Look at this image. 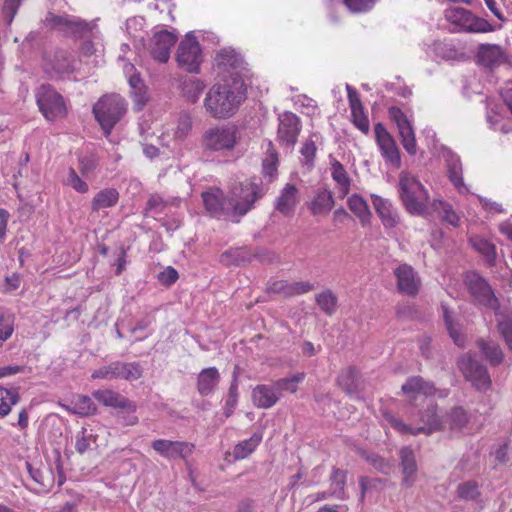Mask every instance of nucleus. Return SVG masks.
I'll use <instances>...</instances> for the list:
<instances>
[{
	"label": "nucleus",
	"mask_w": 512,
	"mask_h": 512,
	"mask_svg": "<svg viewBox=\"0 0 512 512\" xmlns=\"http://www.w3.org/2000/svg\"><path fill=\"white\" fill-rule=\"evenodd\" d=\"M119 200V193L114 188H106L99 191L91 202V209L93 211H100L102 209L113 207Z\"/></svg>",
	"instance_id": "473e14b6"
},
{
	"label": "nucleus",
	"mask_w": 512,
	"mask_h": 512,
	"mask_svg": "<svg viewBox=\"0 0 512 512\" xmlns=\"http://www.w3.org/2000/svg\"><path fill=\"white\" fill-rule=\"evenodd\" d=\"M443 308V317L446 324V328L450 334V337L453 339L454 343L458 346H462L464 343V338L460 333L459 326L453 321L450 312L445 306Z\"/></svg>",
	"instance_id": "09e8293b"
},
{
	"label": "nucleus",
	"mask_w": 512,
	"mask_h": 512,
	"mask_svg": "<svg viewBox=\"0 0 512 512\" xmlns=\"http://www.w3.org/2000/svg\"><path fill=\"white\" fill-rule=\"evenodd\" d=\"M20 399L19 388H7L0 385V418L8 416Z\"/></svg>",
	"instance_id": "2f4dec72"
},
{
	"label": "nucleus",
	"mask_w": 512,
	"mask_h": 512,
	"mask_svg": "<svg viewBox=\"0 0 512 512\" xmlns=\"http://www.w3.org/2000/svg\"><path fill=\"white\" fill-rule=\"evenodd\" d=\"M402 392L411 399H416L419 394L431 396L436 393V388L430 382L420 376L410 377L401 387Z\"/></svg>",
	"instance_id": "a878e982"
},
{
	"label": "nucleus",
	"mask_w": 512,
	"mask_h": 512,
	"mask_svg": "<svg viewBox=\"0 0 512 512\" xmlns=\"http://www.w3.org/2000/svg\"><path fill=\"white\" fill-rule=\"evenodd\" d=\"M238 128L231 124L215 125L208 128L202 136L205 150L220 152L231 151L237 144Z\"/></svg>",
	"instance_id": "423d86ee"
},
{
	"label": "nucleus",
	"mask_w": 512,
	"mask_h": 512,
	"mask_svg": "<svg viewBox=\"0 0 512 512\" xmlns=\"http://www.w3.org/2000/svg\"><path fill=\"white\" fill-rule=\"evenodd\" d=\"M93 379H120L119 361L100 367L92 373Z\"/></svg>",
	"instance_id": "8fccbe9b"
},
{
	"label": "nucleus",
	"mask_w": 512,
	"mask_h": 512,
	"mask_svg": "<svg viewBox=\"0 0 512 512\" xmlns=\"http://www.w3.org/2000/svg\"><path fill=\"white\" fill-rule=\"evenodd\" d=\"M477 64L493 71L509 63L508 53L498 44L482 43L477 48Z\"/></svg>",
	"instance_id": "ddd939ff"
},
{
	"label": "nucleus",
	"mask_w": 512,
	"mask_h": 512,
	"mask_svg": "<svg viewBox=\"0 0 512 512\" xmlns=\"http://www.w3.org/2000/svg\"><path fill=\"white\" fill-rule=\"evenodd\" d=\"M178 279V272L173 267H167L159 275V280L167 285L173 284Z\"/></svg>",
	"instance_id": "774afa93"
},
{
	"label": "nucleus",
	"mask_w": 512,
	"mask_h": 512,
	"mask_svg": "<svg viewBox=\"0 0 512 512\" xmlns=\"http://www.w3.org/2000/svg\"><path fill=\"white\" fill-rule=\"evenodd\" d=\"M277 139L282 145L293 147L301 130L300 118L289 111L279 115Z\"/></svg>",
	"instance_id": "2eb2a0df"
},
{
	"label": "nucleus",
	"mask_w": 512,
	"mask_h": 512,
	"mask_svg": "<svg viewBox=\"0 0 512 512\" xmlns=\"http://www.w3.org/2000/svg\"><path fill=\"white\" fill-rule=\"evenodd\" d=\"M220 382V373L216 367L205 368L197 377V391L201 396L211 395Z\"/></svg>",
	"instance_id": "393cba45"
},
{
	"label": "nucleus",
	"mask_w": 512,
	"mask_h": 512,
	"mask_svg": "<svg viewBox=\"0 0 512 512\" xmlns=\"http://www.w3.org/2000/svg\"><path fill=\"white\" fill-rule=\"evenodd\" d=\"M448 177L460 194H469V187L463 180V169L459 157H452L448 161Z\"/></svg>",
	"instance_id": "7c9ffc66"
},
{
	"label": "nucleus",
	"mask_w": 512,
	"mask_h": 512,
	"mask_svg": "<svg viewBox=\"0 0 512 512\" xmlns=\"http://www.w3.org/2000/svg\"><path fill=\"white\" fill-rule=\"evenodd\" d=\"M124 99L117 94L105 95L93 106L95 118L108 134L125 113Z\"/></svg>",
	"instance_id": "39448f33"
},
{
	"label": "nucleus",
	"mask_w": 512,
	"mask_h": 512,
	"mask_svg": "<svg viewBox=\"0 0 512 512\" xmlns=\"http://www.w3.org/2000/svg\"><path fill=\"white\" fill-rule=\"evenodd\" d=\"M315 302L322 312L332 316L337 310L338 297L332 290L325 289L315 295Z\"/></svg>",
	"instance_id": "f704fd0d"
},
{
	"label": "nucleus",
	"mask_w": 512,
	"mask_h": 512,
	"mask_svg": "<svg viewBox=\"0 0 512 512\" xmlns=\"http://www.w3.org/2000/svg\"><path fill=\"white\" fill-rule=\"evenodd\" d=\"M421 420L423 422V426L415 428L414 431H411L412 435H417L420 433L430 435L435 431L444 428V421L438 416L437 408L435 406L428 407L427 410L422 414Z\"/></svg>",
	"instance_id": "cd10ccee"
},
{
	"label": "nucleus",
	"mask_w": 512,
	"mask_h": 512,
	"mask_svg": "<svg viewBox=\"0 0 512 512\" xmlns=\"http://www.w3.org/2000/svg\"><path fill=\"white\" fill-rule=\"evenodd\" d=\"M248 260V255L243 248L231 249L221 255V262L226 265H240Z\"/></svg>",
	"instance_id": "3c124183"
},
{
	"label": "nucleus",
	"mask_w": 512,
	"mask_h": 512,
	"mask_svg": "<svg viewBox=\"0 0 512 512\" xmlns=\"http://www.w3.org/2000/svg\"><path fill=\"white\" fill-rule=\"evenodd\" d=\"M299 201L300 194L298 188L294 184L287 183L280 190L275 200V209L284 216H290L294 213Z\"/></svg>",
	"instance_id": "aec40b11"
},
{
	"label": "nucleus",
	"mask_w": 512,
	"mask_h": 512,
	"mask_svg": "<svg viewBox=\"0 0 512 512\" xmlns=\"http://www.w3.org/2000/svg\"><path fill=\"white\" fill-rule=\"evenodd\" d=\"M352 121L354 125L363 133H368L370 124L367 115L364 113V109H353L351 110Z\"/></svg>",
	"instance_id": "6e6d98bb"
},
{
	"label": "nucleus",
	"mask_w": 512,
	"mask_h": 512,
	"mask_svg": "<svg viewBox=\"0 0 512 512\" xmlns=\"http://www.w3.org/2000/svg\"><path fill=\"white\" fill-rule=\"evenodd\" d=\"M35 97L38 108L46 120L55 121L66 116L64 98L51 85L44 84L38 87Z\"/></svg>",
	"instance_id": "0eeeda50"
},
{
	"label": "nucleus",
	"mask_w": 512,
	"mask_h": 512,
	"mask_svg": "<svg viewBox=\"0 0 512 512\" xmlns=\"http://www.w3.org/2000/svg\"><path fill=\"white\" fill-rule=\"evenodd\" d=\"M120 379L127 381L138 380L143 373L142 367L139 363H124L119 362Z\"/></svg>",
	"instance_id": "de8ad7c7"
},
{
	"label": "nucleus",
	"mask_w": 512,
	"mask_h": 512,
	"mask_svg": "<svg viewBox=\"0 0 512 512\" xmlns=\"http://www.w3.org/2000/svg\"><path fill=\"white\" fill-rule=\"evenodd\" d=\"M478 346L491 365H499L503 360V353L498 344L492 341L479 340Z\"/></svg>",
	"instance_id": "a19ab883"
},
{
	"label": "nucleus",
	"mask_w": 512,
	"mask_h": 512,
	"mask_svg": "<svg viewBox=\"0 0 512 512\" xmlns=\"http://www.w3.org/2000/svg\"><path fill=\"white\" fill-rule=\"evenodd\" d=\"M430 210L438 212L443 221L453 226L459 224L460 218L453 210L452 206L441 199H434L430 204Z\"/></svg>",
	"instance_id": "e433bc0d"
},
{
	"label": "nucleus",
	"mask_w": 512,
	"mask_h": 512,
	"mask_svg": "<svg viewBox=\"0 0 512 512\" xmlns=\"http://www.w3.org/2000/svg\"><path fill=\"white\" fill-rule=\"evenodd\" d=\"M73 69V59L65 51H56L44 64V70L51 79L69 75L73 72Z\"/></svg>",
	"instance_id": "6ab92c4d"
},
{
	"label": "nucleus",
	"mask_w": 512,
	"mask_h": 512,
	"mask_svg": "<svg viewBox=\"0 0 512 512\" xmlns=\"http://www.w3.org/2000/svg\"><path fill=\"white\" fill-rule=\"evenodd\" d=\"M498 328L509 350L512 352V319H506L499 322Z\"/></svg>",
	"instance_id": "69168bd1"
},
{
	"label": "nucleus",
	"mask_w": 512,
	"mask_h": 512,
	"mask_svg": "<svg viewBox=\"0 0 512 512\" xmlns=\"http://www.w3.org/2000/svg\"><path fill=\"white\" fill-rule=\"evenodd\" d=\"M464 283L476 303L491 309L497 307L498 301L491 287L477 272H467L464 277Z\"/></svg>",
	"instance_id": "6e6552de"
},
{
	"label": "nucleus",
	"mask_w": 512,
	"mask_h": 512,
	"mask_svg": "<svg viewBox=\"0 0 512 512\" xmlns=\"http://www.w3.org/2000/svg\"><path fill=\"white\" fill-rule=\"evenodd\" d=\"M458 366L465 378L479 391H486L491 385V379L485 366L469 355L462 356Z\"/></svg>",
	"instance_id": "9d476101"
},
{
	"label": "nucleus",
	"mask_w": 512,
	"mask_h": 512,
	"mask_svg": "<svg viewBox=\"0 0 512 512\" xmlns=\"http://www.w3.org/2000/svg\"><path fill=\"white\" fill-rule=\"evenodd\" d=\"M314 289V285L309 281H297L290 283V297L308 293Z\"/></svg>",
	"instance_id": "0e129e2a"
},
{
	"label": "nucleus",
	"mask_w": 512,
	"mask_h": 512,
	"mask_svg": "<svg viewBox=\"0 0 512 512\" xmlns=\"http://www.w3.org/2000/svg\"><path fill=\"white\" fill-rule=\"evenodd\" d=\"M467 412L462 407H455L447 414L444 421V427H448L452 432L461 431L468 423Z\"/></svg>",
	"instance_id": "72a5a7b5"
},
{
	"label": "nucleus",
	"mask_w": 512,
	"mask_h": 512,
	"mask_svg": "<svg viewBox=\"0 0 512 512\" xmlns=\"http://www.w3.org/2000/svg\"><path fill=\"white\" fill-rule=\"evenodd\" d=\"M44 24L51 29L62 31L66 34H81L87 30L88 24L71 15H55L49 12L45 19Z\"/></svg>",
	"instance_id": "dca6fc26"
},
{
	"label": "nucleus",
	"mask_w": 512,
	"mask_h": 512,
	"mask_svg": "<svg viewBox=\"0 0 512 512\" xmlns=\"http://www.w3.org/2000/svg\"><path fill=\"white\" fill-rule=\"evenodd\" d=\"M71 413L79 416H89L95 413L96 406L88 396H78L71 405L67 407Z\"/></svg>",
	"instance_id": "ea45409f"
},
{
	"label": "nucleus",
	"mask_w": 512,
	"mask_h": 512,
	"mask_svg": "<svg viewBox=\"0 0 512 512\" xmlns=\"http://www.w3.org/2000/svg\"><path fill=\"white\" fill-rule=\"evenodd\" d=\"M330 174L335 182V188L339 197H346L350 191L351 179L344 166L336 159H333L330 163Z\"/></svg>",
	"instance_id": "bb28decb"
},
{
	"label": "nucleus",
	"mask_w": 512,
	"mask_h": 512,
	"mask_svg": "<svg viewBox=\"0 0 512 512\" xmlns=\"http://www.w3.org/2000/svg\"><path fill=\"white\" fill-rule=\"evenodd\" d=\"M472 246L476 251L484 256L489 265H493L496 259L495 246L488 240L480 237L471 239Z\"/></svg>",
	"instance_id": "a18cd8bd"
},
{
	"label": "nucleus",
	"mask_w": 512,
	"mask_h": 512,
	"mask_svg": "<svg viewBox=\"0 0 512 512\" xmlns=\"http://www.w3.org/2000/svg\"><path fill=\"white\" fill-rule=\"evenodd\" d=\"M261 440V435L253 434L249 439L238 443L233 450L235 459H244L249 456L260 444Z\"/></svg>",
	"instance_id": "c03bdc74"
},
{
	"label": "nucleus",
	"mask_w": 512,
	"mask_h": 512,
	"mask_svg": "<svg viewBox=\"0 0 512 512\" xmlns=\"http://www.w3.org/2000/svg\"><path fill=\"white\" fill-rule=\"evenodd\" d=\"M301 155L303 156L306 164H311L313 162V159L315 157L316 153V146L315 143L312 140H307L301 150Z\"/></svg>",
	"instance_id": "338daca9"
},
{
	"label": "nucleus",
	"mask_w": 512,
	"mask_h": 512,
	"mask_svg": "<svg viewBox=\"0 0 512 512\" xmlns=\"http://www.w3.org/2000/svg\"><path fill=\"white\" fill-rule=\"evenodd\" d=\"M348 206L363 224L369 221L371 213L367 202L361 196L354 194L349 197Z\"/></svg>",
	"instance_id": "79ce46f5"
},
{
	"label": "nucleus",
	"mask_w": 512,
	"mask_h": 512,
	"mask_svg": "<svg viewBox=\"0 0 512 512\" xmlns=\"http://www.w3.org/2000/svg\"><path fill=\"white\" fill-rule=\"evenodd\" d=\"M278 154L271 141L268 142L266 157L263 160V175L269 182L273 181L277 175Z\"/></svg>",
	"instance_id": "4c0bfd02"
},
{
	"label": "nucleus",
	"mask_w": 512,
	"mask_h": 512,
	"mask_svg": "<svg viewBox=\"0 0 512 512\" xmlns=\"http://www.w3.org/2000/svg\"><path fill=\"white\" fill-rule=\"evenodd\" d=\"M371 198L374 209L380 217L382 224L386 228L396 227L400 222V217L392 202L378 195H372Z\"/></svg>",
	"instance_id": "412c9836"
},
{
	"label": "nucleus",
	"mask_w": 512,
	"mask_h": 512,
	"mask_svg": "<svg viewBox=\"0 0 512 512\" xmlns=\"http://www.w3.org/2000/svg\"><path fill=\"white\" fill-rule=\"evenodd\" d=\"M304 378L305 373L300 372L292 375L291 377L279 379L273 384L277 390V393L281 396L282 392L295 393L298 389V384L301 383Z\"/></svg>",
	"instance_id": "37998d69"
},
{
	"label": "nucleus",
	"mask_w": 512,
	"mask_h": 512,
	"mask_svg": "<svg viewBox=\"0 0 512 512\" xmlns=\"http://www.w3.org/2000/svg\"><path fill=\"white\" fill-rule=\"evenodd\" d=\"M444 17L460 32L488 33L495 30V27L486 19L477 17L471 11L462 7L445 9Z\"/></svg>",
	"instance_id": "20e7f679"
},
{
	"label": "nucleus",
	"mask_w": 512,
	"mask_h": 512,
	"mask_svg": "<svg viewBox=\"0 0 512 512\" xmlns=\"http://www.w3.org/2000/svg\"><path fill=\"white\" fill-rule=\"evenodd\" d=\"M176 59L178 65L188 72H197L201 63V49L198 41L190 33L179 44Z\"/></svg>",
	"instance_id": "9b49d317"
},
{
	"label": "nucleus",
	"mask_w": 512,
	"mask_h": 512,
	"mask_svg": "<svg viewBox=\"0 0 512 512\" xmlns=\"http://www.w3.org/2000/svg\"><path fill=\"white\" fill-rule=\"evenodd\" d=\"M66 184L71 186L74 190H76L79 193H86L89 189L88 184L78 176V174L73 168H70L68 171Z\"/></svg>",
	"instance_id": "4d7b16f0"
},
{
	"label": "nucleus",
	"mask_w": 512,
	"mask_h": 512,
	"mask_svg": "<svg viewBox=\"0 0 512 512\" xmlns=\"http://www.w3.org/2000/svg\"><path fill=\"white\" fill-rule=\"evenodd\" d=\"M251 396L253 404L261 409H269L280 400V395L277 393L274 384L255 386Z\"/></svg>",
	"instance_id": "5701e85b"
},
{
	"label": "nucleus",
	"mask_w": 512,
	"mask_h": 512,
	"mask_svg": "<svg viewBox=\"0 0 512 512\" xmlns=\"http://www.w3.org/2000/svg\"><path fill=\"white\" fill-rule=\"evenodd\" d=\"M334 206V199L331 191L326 188L318 189L309 204L313 215H326Z\"/></svg>",
	"instance_id": "c756f323"
},
{
	"label": "nucleus",
	"mask_w": 512,
	"mask_h": 512,
	"mask_svg": "<svg viewBox=\"0 0 512 512\" xmlns=\"http://www.w3.org/2000/svg\"><path fill=\"white\" fill-rule=\"evenodd\" d=\"M457 493L459 498L463 500H475L479 495L478 487L473 481H467L459 484L457 487Z\"/></svg>",
	"instance_id": "5fc2aeb1"
},
{
	"label": "nucleus",
	"mask_w": 512,
	"mask_h": 512,
	"mask_svg": "<svg viewBox=\"0 0 512 512\" xmlns=\"http://www.w3.org/2000/svg\"><path fill=\"white\" fill-rule=\"evenodd\" d=\"M93 397L104 406L120 409H128L132 413L136 411V405L119 393L109 390H96L92 393Z\"/></svg>",
	"instance_id": "b1692460"
},
{
	"label": "nucleus",
	"mask_w": 512,
	"mask_h": 512,
	"mask_svg": "<svg viewBox=\"0 0 512 512\" xmlns=\"http://www.w3.org/2000/svg\"><path fill=\"white\" fill-rule=\"evenodd\" d=\"M203 89L204 84L198 79H189L183 83V93L192 102L197 101Z\"/></svg>",
	"instance_id": "603ef678"
},
{
	"label": "nucleus",
	"mask_w": 512,
	"mask_h": 512,
	"mask_svg": "<svg viewBox=\"0 0 512 512\" xmlns=\"http://www.w3.org/2000/svg\"><path fill=\"white\" fill-rule=\"evenodd\" d=\"M398 290L406 295L414 296L418 293L421 281L415 270L407 264H402L394 271Z\"/></svg>",
	"instance_id": "a211bd4d"
},
{
	"label": "nucleus",
	"mask_w": 512,
	"mask_h": 512,
	"mask_svg": "<svg viewBox=\"0 0 512 512\" xmlns=\"http://www.w3.org/2000/svg\"><path fill=\"white\" fill-rule=\"evenodd\" d=\"M151 447L159 456L168 461L177 459L187 461L195 450L193 443L162 438L153 440Z\"/></svg>",
	"instance_id": "1a4fd4ad"
},
{
	"label": "nucleus",
	"mask_w": 512,
	"mask_h": 512,
	"mask_svg": "<svg viewBox=\"0 0 512 512\" xmlns=\"http://www.w3.org/2000/svg\"><path fill=\"white\" fill-rule=\"evenodd\" d=\"M177 41V35L172 32L161 30L156 32L150 41L151 56L162 63L168 61L171 48Z\"/></svg>",
	"instance_id": "f3484780"
},
{
	"label": "nucleus",
	"mask_w": 512,
	"mask_h": 512,
	"mask_svg": "<svg viewBox=\"0 0 512 512\" xmlns=\"http://www.w3.org/2000/svg\"><path fill=\"white\" fill-rule=\"evenodd\" d=\"M265 193L261 184L247 182L232 186L228 194L219 188H211L202 193V199L211 217L238 222Z\"/></svg>",
	"instance_id": "f257e3e1"
},
{
	"label": "nucleus",
	"mask_w": 512,
	"mask_h": 512,
	"mask_svg": "<svg viewBox=\"0 0 512 512\" xmlns=\"http://www.w3.org/2000/svg\"><path fill=\"white\" fill-rule=\"evenodd\" d=\"M92 434L88 433L87 429L82 428L76 435L75 449L78 453H85L90 446Z\"/></svg>",
	"instance_id": "bf43d9fd"
},
{
	"label": "nucleus",
	"mask_w": 512,
	"mask_h": 512,
	"mask_svg": "<svg viewBox=\"0 0 512 512\" xmlns=\"http://www.w3.org/2000/svg\"><path fill=\"white\" fill-rule=\"evenodd\" d=\"M374 130L376 142L382 157L386 163L392 165L394 168H399L401 166V156L396 141L382 123H377Z\"/></svg>",
	"instance_id": "f8f14e48"
},
{
	"label": "nucleus",
	"mask_w": 512,
	"mask_h": 512,
	"mask_svg": "<svg viewBox=\"0 0 512 512\" xmlns=\"http://www.w3.org/2000/svg\"><path fill=\"white\" fill-rule=\"evenodd\" d=\"M330 492L333 497L344 500L346 498L345 485H346V473L338 468H333L330 476Z\"/></svg>",
	"instance_id": "58836bf2"
},
{
	"label": "nucleus",
	"mask_w": 512,
	"mask_h": 512,
	"mask_svg": "<svg viewBox=\"0 0 512 512\" xmlns=\"http://www.w3.org/2000/svg\"><path fill=\"white\" fill-rule=\"evenodd\" d=\"M245 99L244 81L238 77H232L209 88L203 100V107L213 119H228L236 114Z\"/></svg>",
	"instance_id": "f03ea898"
},
{
	"label": "nucleus",
	"mask_w": 512,
	"mask_h": 512,
	"mask_svg": "<svg viewBox=\"0 0 512 512\" xmlns=\"http://www.w3.org/2000/svg\"><path fill=\"white\" fill-rule=\"evenodd\" d=\"M347 8L353 13H361L371 9L376 0H343Z\"/></svg>",
	"instance_id": "052dcab7"
},
{
	"label": "nucleus",
	"mask_w": 512,
	"mask_h": 512,
	"mask_svg": "<svg viewBox=\"0 0 512 512\" xmlns=\"http://www.w3.org/2000/svg\"><path fill=\"white\" fill-rule=\"evenodd\" d=\"M398 186L400 200L409 214L424 216L429 213V193L416 176L401 172Z\"/></svg>",
	"instance_id": "7ed1b4c3"
},
{
	"label": "nucleus",
	"mask_w": 512,
	"mask_h": 512,
	"mask_svg": "<svg viewBox=\"0 0 512 512\" xmlns=\"http://www.w3.org/2000/svg\"><path fill=\"white\" fill-rule=\"evenodd\" d=\"M267 291L269 293L290 297V282L285 280H275L268 283Z\"/></svg>",
	"instance_id": "13d9d810"
},
{
	"label": "nucleus",
	"mask_w": 512,
	"mask_h": 512,
	"mask_svg": "<svg viewBox=\"0 0 512 512\" xmlns=\"http://www.w3.org/2000/svg\"><path fill=\"white\" fill-rule=\"evenodd\" d=\"M358 372L354 367L344 370L338 377L340 387L347 393H353L357 388Z\"/></svg>",
	"instance_id": "49530a36"
},
{
	"label": "nucleus",
	"mask_w": 512,
	"mask_h": 512,
	"mask_svg": "<svg viewBox=\"0 0 512 512\" xmlns=\"http://www.w3.org/2000/svg\"><path fill=\"white\" fill-rule=\"evenodd\" d=\"M400 459L403 473V485L411 487L415 481L417 464L414 452L409 447H403L400 450Z\"/></svg>",
	"instance_id": "c85d7f7f"
},
{
	"label": "nucleus",
	"mask_w": 512,
	"mask_h": 512,
	"mask_svg": "<svg viewBox=\"0 0 512 512\" xmlns=\"http://www.w3.org/2000/svg\"><path fill=\"white\" fill-rule=\"evenodd\" d=\"M124 70L128 75V83L136 109L142 110L148 100L146 87L139 75L132 73L135 70L134 65L126 64Z\"/></svg>",
	"instance_id": "4be33fe9"
},
{
	"label": "nucleus",
	"mask_w": 512,
	"mask_h": 512,
	"mask_svg": "<svg viewBox=\"0 0 512 512\" xmlns=\"http://www.w3.org/2000/svg\"><path fill=\"white\" fill-rule=\"evenodd\" d=\"M215 61L223 69H236L241 66L243 59L234 49L224 48L218 52Z\"/></svg>",
	"instance_id": "c9c22d12"
},
{
	"label": "nucleus",
	"mask_w": 512,
	"mask_h": 512,
	"mask_svg": "<svg viewBox=\"0 0 512 512\" xmlns=\"http://www.w3.org/2000/svg\"><path fill=\"white\" fill-rule=\"evenodd\" d=\"M237 401H238V380H237V377L235 376L234 380L232 381V383L230 385L228 395L226 398V402H225V406H224V413L227 417H229L233 413V411L236 407Z\"/></svg>",
	"instance_id": "864d4df0"
},
{
	"label": "nucleus",
	"mask_w": 512,
	"mask_h": 512,
	"mask_svg": "<svg viewBox=\"0 0 512 512\" xmlns=\"http://www.w3.org/2000/svg\"><path fill=\"white\" fill-rule=\"evenodd\" d=\"M166 205L167 202L160 195L153 194L147 201L146 209L154 214H160L164 211Z\"/></svg>",
	"instance_id": "e2e57ef3"
},
{
	"label": "nucleus",
	"mask_w": 512,
	"mask_h": 512,
	"mask_svg": "<svg viewBox=\"0 0 512 512\" xmlns=\"http://www.w3.org/2000/svg\"><path fill=\"white\" fill-rule=\"evenodd\" d=\"M389 117L395 122L401 144L403 148L410 155H415L417 152L416 137L411 122L404 114V112L398 107H391L389 109Z\"/></svg>",
	"instance_id": "4468645a"
},
{
	"label": "nucleus",
	"mask_w": 512,
	"mask_h": 512,
	"mask_svg": "<svg viewBox=\"0 0 512 512\" xmlns=\"http://www.w3.org/2000/svg\"><path fill=\"white\" fill-rule=\"evenodd\" d=\"M22 0H5L3 6V16L8 25H10L18 11Z\"/></svg>",
	"instance_id": "680f3d73"
}]
</instances>
